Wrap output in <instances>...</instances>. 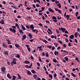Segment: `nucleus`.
Returning <instances> with one entry per match:
<instances>
[{
	"mask_svg": "<svg viewBox=\"0 0 80 80\" xmlns=\"http://www.w3.org/2000/svg\"><path fill=\"white\" fill-rule=\"evenodd\" d=\"M54 77L55 78H56V77H57V74H55L54 75Z\"/></svg>",
	"mask_w": 80,
	"mask_h": 80,
	"instance_id": "nucleus-46",
	"label": "nucleus"
},
{
	"mask_svg": "<svg viewBox=\"0 0 80 80\" xmlns=\"http://www.w3.org/2000/svg\"><path fill=\"white\" fill-rule=\"evenodd\" d=\"M37 64H38V67H40V64L39 62H37Z\"/></svg>",
	"mask_w": 80,
	"mask_h": 80,
	"instance_id": "nucleus-34",
	"label": "nucleus"
},
{
	"mask_svg": "<svg viewBox=\"0 0 80 80\" xmlns=\"http://www.w3.org/2000/svg\"><path fill=\"white\" fill-rule=\"evenodd\" d=\"M4 53H5V55H8V53L7 52L5 51L4 52Z\"/></svg>",
	"mask_w": 80,
	"mask_h": 80,
	"instance_id": "nucleus-40",
	"label": "nucleus"
},
{
	"mask_svg": "<svg viewBox=\"0 0 80 80\" xmlns=\"http://www.w3.org/2000/svg\"><path fill=\"white\" fill-rule=\"evenodd\" d=\"M55 10L56 11H58V9L57 8H55Z\"/></svg>",
	"mask_w": 80,
	"mask_h": 80,
	"instance_id": "nucleus-63",
	"label": "nucleus"
},
{
	"mask_svg": "<svg viewBox=\"0 0 80 80\" xmlns=\"http://www.w3.org/2000/svg\"><path fill=\"white\" fill-rule=\"evenodd\" d=\"M7 77L10 79L11 78H12V77L10 75V74L9 73H8L7 74Z\"/></svg>",
	"mask_w": 80,
	"mask_h": 80,
	"instance_id": "nucleus-5",
	"label": "nucleus"
},
{
	"mask_svg": "<svg viewBox=\"0 0 80 80\" xmlns=\"http://www.w3.org/2000/svg\"><path fill=\"white\" fill-rule=\"evenodd\" d=\"M71 74L72 75V76H73V77H75V74L73 73V72Z\"/></svg>",
	"mask_w": 80,
	"mask_h": 80,
	"instance_id": "nucleus-29",
	"label": "nucleus"
},
{
	"mask_svg": "<svg viewBox=\"0 0 80 80\" xmlns=\"http://www.w3.org/2000/svg\"><path fill=\"white\" fill-rule=\"evenodd\" d=\"M32 7H34V8H35L36 7L35 6V5L34 4H32Z\"/></svg>",
	"mask_w": 80,
	"mask_h": 80,
	"instance_id": "nucleus-52",
	"label": "nucleus"
},
{
	"mask_svg": "<svg viewBox=\"0 0 80 80\" xmlns=\"http://www.w3.org/2000/svg\"><path fill=\"white\" fill-rule=\"evenodd\" d=\"M55 48L54 47H52V50H54L55 49Z\"/></svg>",
	"mask_w": 80,
	"mask_h": 80,
	"instance_id": "nucleus-51",
	"label": "nucleus"
},
{
	"mask_svg": "<svg viewBox=\"0 0 80 80\" xmlns=\"http://www.w3.org/2000/svg\"><path fill=\"white\" fill-rule=\"evenodd\" d=\"M77 19L78 20H79V19H80V16H79L77 17Z\"/></svg>",
	"mask_w": 80,
	"mask_h": 80,
	"instance_id": "nucleus-61",
	"label": "nucleus"
},
{
	"mask_svg": "<svg viewBox=\"0 0 80 80\" xmlns=\"http://www.w3.org/2000/svg\"><path fill=\"white\" fill-rule=\"evenodd\" d=\"M66 17L67 18V20H69V17H70V15H67L66 16Z\"/></svg>",
	"mask_w": 80,
	"mask_h": 80,
	"instance_id": "nucleus-18",
	"label": "nucleus"
},
{
	"mask_svg": "<svg viewBox=\"0 0 80 80\" xmlns=\"http://www.w3.org/2000/svg\"><path fill=\"white\" fill-rule=\"evenodd\" d=\"M38 25H39L41 27H42V26H43V24H42L41 23H40L38 24Z\"/></svg>",
	"mask_w": 80,
	"mask_h": 80,
	"instance_id": "nucleus-32",
	"label": "nucleus"
},
{
	"mask_svg": "<svg viewBox=\"0 0 80 80\" xmlns=\"http://www.w3.org/2000/svg\"><path fill=\"white\" fill-rule=\"evenodd\" d=\"M30 28L32 29V30L33 29H34V27H33V24H32L31 25H30Z\"/></svg>",
	"mask_w": 80,
	"mask_h": 80,
	"instance_id": "nucleus-6",
	"label": "nucleus"
},
{
	"mask_svg": "<svg viewBox=\"0 0 80 80\" xmlns=\"http://www.w3.org/2000/svg\"><path fill=\"white\" fill-rule=\"evenodd\" d=\"M27 49L29 52H30V48H28Z\"/></svg>",
	"mask_w": 80,
	"mask_h": 80,
	"instance_id": "nucleus-36",
	"label": "nucleus"
},
{
	"mask_svg": "<svg viewBox=\"0 0 80 80\" xmlns=\"http://www.w3.org/2000/svg\"><path fill=\"white\" fill-rule=\"evenodd\" d=\"M27 73L28 75H31V72L29 70L27 71Z\"/></svg>",
	"mask_w": 80,
	"mask_h": 80,
	"instance_id": "nucleus-11",
	"label": "nucleus"
},
{
	"mask_svg": "<svg viewBox=\"0 0 80 80\" xmlns=\"http://www.w3.org/2000/svg\"><path fill=\"white\" fill-rule=\"evenodd\" d=\"M42 41L45 42V44H47V43H48V41H47L46 40H42Z\"/></svg>",
	"mask_w": 80,
	"mask_h": 80,
	"instance_id": "nucleus-17",
	"label": "nucleus"
},
{
	"mask_svg": "<svg viewBox=\"0 0 80 80\" xmlns=\"http://www.w3.org/2000/svg\"><path fill=\"white\" fill-rule=\"evenodd\" d=\"M65 40H66V42H67V43H68V42H69V41H68V39H66Z\"/></svg>",
	"mask_w": 80,
	"mask_h": 80,
	"instance_id": "nucleus-58",
	"label": "nucleus"
},
{
	"mask_svg": "<svg viewBox=\"0 0 80 80\" xmlns=\"http://www.w3.org/2000/svg\"><path fill=\"white\" fill-rule=\"evenodd\" d=\"M68 46H69V47H70V46H72L71 44H70V42L68 43Z\"/></svg>",
	"mask_w": 80,
	"mask_h": 80,
	"instance_id": "nucleus-56",
	"label": "nucleus"
},
{
	"mask_svg": "<svg viewBox=\"0 0 80 80\" xmlns=\"http://www.w3.org/2000/svg\"><path fill=\"white\" fill-rule=\"evenodd\" d=\"M19 32H20V33H21L23 31H22V30H20V29H19Z\"/></svg>",
	"mask_w": 80,
	"mask_h": 80,
	"instance_id": "nucleus-35",
	"label": "nucleus"
},
{
	"mask_svg": "<svg viewBox=\"0 0 80 80\" xmlns=\"http://www.w3.org/2000/svg\"><path fill=\"white\" fill-rule=\"evenodd\" d=\"M16 57L19 58H20V56L19 54H17V55Z\"/></svg>",
	"mask_w": 80,
	"mask_h": 80,
	"instance_id": "nucleus-28",
	"label": "nucleus"
},
{
	"mask_svg": "<svg viewBox=\"0 0 80 80\" xmlns=\"http://www.w3.org/2000/svg\"><path fill=\"white\" fill-rule=\"evenodd\" d=\"M52 19H55V20H57V18L55 16H53L52 18Z\"/></svg>",
	"mask_w": 80,
	"mask_h": 80,
	"instance_id": "nucleus-26",
	"label": "nucleus"
},
{
	"mask_svg": "<svg viewBox=\"0 0 80 80\" xmlns=\"http://www.w3.org/2000/svg\"><path fill=\"white\" fill-rule=\"evenodd\" d=\"M25 67L27 68H29L28 66V65H26Z\"/></svg>",
	"mask_w": 80,
	"mask_h": 80,
	"instance_id": "nucleus-60",
	"label": "nucleus"
},
{
	"mask_svg": "<svg viewBox=\"0 0 80 80\" xmlns=\"http://www.w3.org/2000/svg\"><path fill=\"white\" fill-rule=\"evenodd\" d=\"M27 2L25 1L24 4H25V6H26V5H27Z\"/></svg>",
	"mask_w": 80,
	"mask_h": 80,
	"instance_id": "nucleus-48",
	"label": "nucleus"
},
{
	"mask_svg": "<svg viewBox=\"0 0 80 80\" xmlns=\"http://www.w3.org/2000/svg\"><path fill=\"white\" fill-rule=\"evenodd\" d=\"M65 33H68V31H66L65 32Z\"/></svg>",
	"mask_w": 80,
	"mask_h": 80,
	"instance_id": "nucleus-62",
	"label": "nucleus"
},
{
	"mask_svg": "<svg viewBox=\"0 0 80 80\" xmlns=\"http://www.w3.org/2000/svg\"><path fill=\"white\" fill-rule=\"evenodd\" d=\"M46 23H50V22L46 20Z\"/></svg>",
	"mask_w": 80,
	"mask_h": 80,
	"instance_id": "nucleus-59",
	"label": "nucleus"
},
{
	"mask_svg": "<svg viewBox=\"0 0 80 80\" xmlns=\"http://www.w3.org/2000/svg\"><path fill=\"white\" fill-rule=\"evenodd\" d=\"M73 37H74V35H71V36L69 37V38L70 39H73Z\"/></svg>",
	"mask_w": 80,
	"mask_h": 80,
	"instance_id": "nucleus-9",
	"label": "nucleus"
},
{
	"mask_svg": "<svg viewBox=\"0 0 80 80\" xmlns=\"http://www.w3.org/2000/svg\"><path fill=\"white\" fill-rule=\"evenodd\" d=\"M26 28H28V29H29V28H30L29 27V26L28 25H27L26 26Z\"/></svg>",
	"mask_w": 80,
	"mask_h": 80,
	"instance_id": "nucleus-57",
	"label": "nucleus"
},
{
	"mask_svg": "<svg viewBox=\"0 0 80 80\" xmlns=\"http://www.w3.org/2000/svg\"><path fill=\"white\" fill-rule=\"evenodd\" d=\"M18 78H19V79H21V78H21V76H20V75L18 73Z\"/></svg>",
	"mask_w": 80,
	"mask_h": 80,
	"instance_id": "nucleus-14",
	"label": "nucleus"
},
{
	"mask_svg": "<svg viewBox=\"0 0 80 80\" xmlns=\"http://www.w3.org/2000/svg\"><path fill=\"white\" fill-rule=\"evenodd\" d=\"M16 60H17V59L15 58H14L12 59L13 61H12L11 63V65H12V66H13L14 64V65L16 64V63H17V62H16Z\"/></svg>",
	"mask_w": 80,
	"mask_h": 80,
	"instance_id": "nucleus-1",
	"label": "nucleus"
},
{
	"mask_svg": "<svg viewBox=\"0 0 80 80\" xmlns=\"http://www.w3.org/2000/svg\"><path fill=\"white\" fill-rule=\"evenodd\" d=\"M55 2L56 3V4H58V3H59V1H56Z\"/></svg>",
	"mask_w": 80,
	"mask_h": 80,
	"instance_id": "nucleus-44",
	"label": "nucleus"
},
{
	"mask_svg": "<svg viewBox=\"0 0 80 80\" xmlns=\"http://www.w3.org/2000/svg\"><path fill=\"white\" fill-rule=\"evenodd\" d=\"M36 7H40V5L38 4H37L36 5Z\"/></svg>",
	"mask_w": 80,
	"mask_h": 80,
	"instance_id": "nucleus-43",
	"label": "nucleus"
},
{
	"mask_svg": "<svg viewBox=\"0 0 80 80\" xmlns=\"http://www.w3.org/2000/svg\"><path fill=\"white\" fill-rule=\"evenodd\" d=\"M39 61L40 62H42V59H41V58H40V57H39Z\"/></svg>",
	"mask_w": 80,
	"mask_h": 80,
	"instance_id": "nucleus-37",
	"label": "nucleus"
},
{
	"mask_svg": "<svg viewBox=\"0 0 80 80\" xmlns=\"http://www.w3.org/2000/svg\"><path fill=\"white\" fill-rule=\"evenodd\" d=\"M46 56L47 57H48V56H49V55H48V52H47V53L46 54Z\"/></svg>",
	"mask_w": 80,
	"mask_h": 80,
	"instance_id": "nucleus-31",
	"label": "nucleus"
},
{
	"mask_svg": "<svg viewBox=\"0 0 80 80\" xmlns=\"http://www.w3.org/2000/svg\"><path fill=\"white\" fill-rule=\"evenodd\" d=\"M27 38V36H26V35H23L22 36V40H24L25 39Z\"/></svg>",
	"mask_w": 80,
	"mask_h": 80,
	"instance_id": "nucleus-3",
	"label": "nucleus"
},
{
	"mask_svg": "<svg viewBox=\"0 0 80 80\" xmlns=\"http://www.w3.org/2000/svg\"><path fill=\"white\" fill-rule=\"evenodd\" d=\"M33 77L34 78V79H35L37 78V75L36 74H34L33 76Z\"/></svg>",
	"mask_w": 80,
	"mask_h": 80,
	"instance_id": "nucleus-12",
	"label": "nucleus"
},
{
	"mask_svg": "<svg viewBox=\"0 0 80 80\" xmlns=\"http://www.w3.org/2000/svg\"><path fill=\"white\" fill-rule=\"evenodd\" d=\"M37 48H39V49H40V48H42V46H40V47H38Z\"/></svg>",
	"mask_w": 80,
	"mask_h": 80,
	"instance_id": "nucleus-39",
	"label": "nucleus"
},
{
	"mask_svg": "<svg viewBox=\"0 0 80 80\" xmlns=\"http://www.w3.org/2000/svg\"><path fill=\"white\" fill-rule=\"evenodd\" d=\"M15 46L16 47H17V48H18V47H19V45H18V44H15Z\"/></svg>",
	"mask_w": 80,
	"mask_h": 80,
	"instance_id": "nucleus-30",
	"label": "nucleus"
},
{
	"mask_svg": "<svg viewBox=\"0 0 80 80\" xmlns=\"http://www.w3.org/2000/svg\"><path fill=\"white\" fill-rule=\"evenodd\" d=\"M34 40V39H31L29 41V42H33Z\"/></svg>",
	"mask_w": 80,
	"mask_h": 80,
	"instance_id": "nucleus-47",
	"label": "nucleus"
},
{
	"mask_svg": "<svg viewBox=\"0 0 80 80\" xmlns=\"http://www.w3.org/2000/svg\"><path fill=\"white\" fill-rule=\"evenodd\" d=\"M78 12H76V17H77L78 16Z\"/></svg>",
	"mask_w": 80,
	"mask_h": 80,
	"instance_id": "nucleus-33",
	"label": "nucleus"
},
{
	"mask_svg": "<svg viewBox=\"0 0 80 80\" xmlns=\"http://www.w3.org/2000/svg\"><path fill=\"white\" fill-rule=\"evenodd\" d=\"M31 72L32 73H36V72H35V71H34V70H32Z\"/></svg>",
	"mask_w": 80,
	"mask_h": 80,
	"instance_id": "nucleus-21",
	"label": "nucleus"
},
{
	"mask_svg": "<svg viewBox=\"0 0 80 80\" xmlns=\"http://www.w3.org/2000/svg\"><path fill=\"white\" fill-rule=\"evenodd\" d=\"M54 54L55 55H57V51H55L54 52Z\"/></svg>",
	"mask_w": 80,
	"mask_h": 80,
	"instance_id": "nucleus-54",
	"label": "nucleus"
},
{
	"mask_svg": "<svg viewBox=\"0 0 80 80\" xmlns=\"http://www.w3.org/2000/svg\"><path fill=\"white\" fill-rule=\"evenodd\" d=\"M42 14H43V13L42 12H41V13H39V15H42Z\"/></svg>",
	"mask_w": 80,
	"mask_h": 80,
	"instance_id": "nucleus-53",
	"label": "nucleus"
},
{
	"mask_svg": "<svg viewBox=\"0 0 80 80\" xmlns=\"http://www.w3.org/2000/svg\"><path fill=\"white\" fill-rule=\"evenodd\" d=\"M28 35H29V37H32V35L31 34H29Z\"/></svg>",
	"mask_w": 80,
	"mask_h": 80,
	"instance_id": "nucleus-42",
	"label": "nucleus"
},
{
	"mask_svg": "<svg viewBox=\"0 0 80 80\" xmlns=\"http://www.w3.org/2000/svg\"><path fill=\"white\" fill-rule=\"evenodd\" d=\"M42 11H43V10H45V8H43V7H42Z\"/></svg>",
	"mask_w": 80,
	"mask_h": 80,
	"instance_id": "nucleus-49",
	"label": "nucleus"
},
{
	"mask_svg": "<svg viewBox=\"0 0 80 80\" xmlns=\"http://www.w3.org/2000/svg\"><path fill=\"white\" fill-rule=\"evenodd\" d=\"M58 42H59V43H61V44H62L63 42L61 41V40H58Z\"/></svg>",
	"mask_w": 80,
	"mask_h": 80,
	"instance_id": "nucleus-27",
	"label": "nucleus"
},
{
	"mask_svg": "<svg viewBox=\"0 0 80 80\" xmlns=\"http://www.w3.org/2000/svg\"><path fill=\"white\" fill-rule=\"evenodd\" d=\"M15 27H18V26H19L18 25V24H17V23H15Z\"/></svg>",
	"mask_w": 80,
	"mask_h": 80,
	"instance_id": "nucleus-41",
	"label": "nucleus"
},
{
	"mask_svg": "<svg viewBox=\"0 0 80 80\" xmlns=\"http://www.w3.org/2000/svg\"><path fill=\"white\" fill-rule=\"evenodd\" d=\"M75 60H76L77 61H78L79 62V59L78 58H75Z\"/></svg>",
	"mask_w": 80,
	"mask_h": 80,
	"instance_id": "nucleus-25",
	"label": "nucleus"
},
{
	"mask_svg": "<svg viewBox=\"0 0 80 80\" xmlns=\"http://www.w3.org/2000/svg\"><path fill=\"white\" fill-rule=\"evenodd\" d=\"M49 77L51 79H52L53 78V76L52 75H51V74L49 75Z\"/></svg>",
	"mask_w": 80,
	"mask_h": 80,
	"instance_id": "nucleus-15",
	"label": "nucleus"
},
{
	"mask_svg": "<svg viewBox=\"0 0 80 80\" xmlns=\"http://www.w3.org/2000/svg\"><path fill=\"white\" fill-rule=\"evenodd\" d=\"M16 78V76H13L12 80H15Z\"/></svg>",
	"mask_w": 80,
	"mask_h": 80,
	"instance_id": "nucleus-20",
	"label": "nucleus"
},
{
	"mask_svg": "<svg viewBox=\"0 0 80 80\" xmlns=\"http://www.w3.org/2000/svg\"><path fill=\"white\" fill-rule=\"evenodd\" d=\"M65 60H66V61H67V62H68V58H67V57H65Z\"/></svg>",
	"mask_w": 80,
	"mask_h": 80,
	"instance_id": "nucleus-23",
	"label": "nucleus"
},
{
	"mask_svg": "<svg viewBox=\"0 0 80 80\" xmlns=\"http://www.w3.org/2000/svg\"><path fill=\"white\" fill-rule=\"evenodd\" d=\"M5 70H6L5 68L2 67V68L1 71H2V72H5Z\"/></svg>",
	"mask_w": 80,
	"mask_h": 80,
	"instance_id": "nucleus-7",
	"label": "nucleus"
},
{
	"mask_svg": "<svg viewBox=\"0 0 80 80\" xmlns=\"http://www.w3.org/2000/svg\"><path fill=\"white\" fill-rule=\"evenodd\" d=\"M12 28H15V29H16V27L15 26H12Z\"/></svg>",
	"mask_w": 80,
	"mask_h": 80,
	"instance_id": "nucleus-45",
	"label": "nucleus"
},
{
	"mask_svg": "<svg viewBox=\"0 0 80 80\" xmlns=\"http://www.w3.org/2000/svg\"><path fill=\"white\" fill-rule=\"evenodd\" d=\"M61 30L62 31H65L66 29L65 28H61Z\"/></svg>",
	"mask_w": 80,
	"mask_h": 80,
	"instance_id": "nucleus-19",
	"label": "nucleus"
},
{
	"mask_svg": "<svg viewBox=\"0 0 80 80\" xmlns=\"http://www.w3.org/2000/svg\"><path fill=\"white\" fill-rule=\"evenodd\" d=\"M3 45V47L4 48H7V46L6 45V44L5 43H3L2 44Z\"/></svg>",
	"mask_w": 80,
	"mask_h": 80,
	"instance_id": "nucleus-10",
	"label": "nucleus"
},
{
	"mask_svg": "<svg viewBox=\"0 0 80 80\" xmlns=\"http://www.w3.org/2000/svg\"><path fill=\"white\" fill-rule=\"evenodd\" d=\"M74 35L75 36V37L76 38H77V32H76L75 33H74Z\"/></svg>",
	"mask_w": 80,
	"mask_h": 80,
	"instance_id": "nucleus-22",
	"label": "nucleus"
},
{
	"mask_svg": "<svg viewBox=\"0 0 80 80\" xmlns=\"http://www.w3.org/2000/svg\"><path fill=\"white\" fill-rule=\"evenodd\" d=\"M53 61L55 63H57V61L55 59H53Z\"/></svg>",
	"mask_w": 80,
	"mask_h": 80,
	"instance_id": "nucleus-24",
	"label": "nucleus"
},
{
	"mask_svg": "<svg viewBox=\"0 0 80 80\" xmlns=\"http://www.w3.org/2000/svg\"><path fill=\"white\" fill-rule=\"evenodd\" d=\"M48 10L50 12H52V13H53L54 12V11H53V10L52 9H51L50 8H49Z\"/></svg>",
	"mask_w": 80,
	"mask_h": 80,
	"instance_id": "nucleus-4",
	"label": "nucleus"
},
{
	"mask_svg": "<svg viewBox=\"0 0 80 80\" xmlns=\"http://www.w3.org/2000/svg\"><path fill=\"white\" fill-rule=\"evenodd\" d=\"M9 30L10 31L12 32H13L14 33H15L16 32V30L14 28L12 29V28H9Z\"/></svg>",
	"mask_w": 80,
	"mask_h": 80,
	"instance_id": "nucleus-2",
	"label": "nucleus"
},
{
	"mask_svg": "<svg viewBox=\"0 0 80 80\" xmlns=\"http://www.w3.org/2000/svg\"><path fill=\"white\" fill-rule=\"evenodd\" d=\"M8 44H11V42H10V41L8 42Z\"/></svg>",
	"mask_w": 80,
	"mask_h": 80,
	"instance_id": "nucleus-64",
	"label": "nucleus"
},
{
	"mask_svg": "<svg viewBox=\"0 0 80 80\" xmlns=\"http://www.w3.org/2000/svg\"><path fill=\"white\" fill-rule=\"evenodd\" d=\"M26 9H27V10H30V9H31V8H30L27 7V8Z\"/></svg>",
	"mask_w": 80,
	"mask_h": 80,
	"instance_id": "nucleus-55",
	"label": "nucleus"
},
{
	"mask_svg": "<svg viewBox=\"0 0 80 80\" xmlns=\"http://www.w3.org/2000/svg\"><path fill=\"white\" fill-rule=\"evenodd\" d=\"M24 63H26V64H28V63H30V62L26 60L24 62Z\"/></svg>",
	"mask_w": 80,
	"mask_h": 80,
	"instance_id": "nucleus-13",
	"label": "nucleus"
},
{
	"mask_svg": "<svg viewBox=\"0 0 80 80\" xmlns=\"http://www.w3.org/2000/svg\"><path fill=\"white\" fill-rule=\"evenodd\" d=\"M0 23H1V24H2V25L4 24L5 23L4 22V20L2 19L1 21L0 22Z\"/></svg>",
	"mask_w": 80,
	"mask_h": 80,
	"instance_id": "nucleus-8",
	"label": "nucleus"
},
{
	"mask_svg": "<svg viewBox=\"0 0 80 80\" xmlns=\"http://www.w3.org/2000/svg\"><path fill=\"white\" fill-rule=\"evenodd\" d=\"M31 58L32 59V60H33V57L32 56H31Z\"/></svg>",
	"mask_w": 80,
	"mask_h": 80,
	"instance_id": "nucleus-50",
	"label": "nucleus"
},
{
	"mask_svg": "<svg viewBox=\"0 0 80 80\" xmlns=\"http://www.w3.org/2000/svg\"><path fill=\"white\" fill-rule=\"evenodd\" d=\"M21 26L22 27V29L23 30H25L26 29H25V27L24 26H23V25H21Z\"/></svg>",
	"mask_w": 80,
	"mask_h": 80,
	"instance_id": "nucleus-16",
	"label": "nucleus"
},
{
	"mask_svg": "<svg viewBox=\"0 0 80 80\" xmlns=\"http://www.w3.org/2000/svg\"><path fill=\"white\" fill-rule=\"evenodd\" d=\"M58 12L59 13H60L61 14H62V12H61V11L60 10H58Z\"/></svg>",
	"mask_w": 80,
	"mask_h": 80,
	"instance_id": "nucleus-38",
	"label": "nucleus"
}]
</instances>
